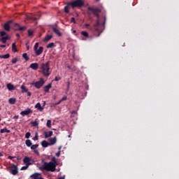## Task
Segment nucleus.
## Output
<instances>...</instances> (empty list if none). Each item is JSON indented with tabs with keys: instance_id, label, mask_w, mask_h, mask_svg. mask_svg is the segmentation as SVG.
Masks as SVG:
<instances>
[{
	"instance_id": "f257e3e1",
	"label": "nucleus",
	"mask_w": 179,
	"mask_h": 179,
	"mask_svg": "<svg viewBox=\"0 0 179 179\" xmlns=\"http://www.w3.org/2000/svg\"><path fill=\"white\" fill-rule=\"evenodd\" d=\"M43 165H42L39 169L41 171L45 170V171H51L52 173H54L55 171L57 166L52 164V162H47L44 160H42Z\"/></svg>"
},
{
	"instance_id": "f03ea898",
	"label": "nucleus",
	"mask_w": 179,
	"mask_h": 179,
	"mask_svg": "<svg viewBox=\"0 0 179 179\" xmlns=\"http://www.w3.org/2000/svg\"><path fill=\"white\" fill-rule=\"evenodd\" d=\"M40 69V73H42L43 76L48 77L51 75V73L50 72V61L41 64Z\"/></svg>"
},
{
	"instance_id": "7ed1b4c3",
	"label": "nucleus",
	"mask_w": 179,
	"mask_h": 179,
	"mask_svg": "<svg viewBox=\"0 0 179 179\" xmlns=\"http://www.w3.org/2000/svg\"><path fill=\"white\" fill-rule=\"evenodd\" d=\"M88 10H90L91 12H92L94 16H96L97 20H96V23L94 25V27H96L95 28V30L96 31H99V27L100 26V20H99V17L101 10L99 8H93L92 7H88Z\"/></svg>"
},
{
	"instance_id": "20e7f679",
	"label": "nucleus",
	"mask_w": 179,
	"mask_h": 179,
	"mask_svg": "<svg viewBox=\"0 0 179 179\" xmlns=\"http://www.w3.org/2000/svg\"><path fill=\"white\" fill-rule=\"evenodd\" d=\"M68 5L71 6V8H82V6H85V1L83 0H76L73 1L70 3H68Z\"/></svg>"
},
{
	"instance_id": "39448f33",
	"label": "nucleus",
	"mask_w": 179,
	"mask_h": 179,
	"mask_svg": "<svg viewBox=\"0 0 179 179\" xmlns=\"http://www.w3.org/2000/svg\"><path fill=\"white\" fill-rule=\"evenodd\" d=\"M44 83H45V81H44V78H40L39 81L32 83L31 85L32 86H34V87H36V89H41V87L44 86Z\"/></svg>"
},
{
	"instance_id": "423d86ee",
	"label": "nucleus",
	"mask_w": 179,
	"mask_h": 179,
	"mask_svg": "<svg viewBox=\"0 0 179 179\" xmlns=\"http://www.w3.org/2000/svg\"><path fill=\"white\" fill-rule=\"evenodd\" d=\"M10 173L13 174V176H16L17 174V166L15 165H12L10 169Z\"/></svg>"
},
{
	"instance_id": "0eeeda50",
	"label": "nucleus",
	"mask_w": 179,
	"mask_h": 179,
	"mask_svg": "<svg viewBox=\"0 0 179 179\" xmlns=\"http://www.w3.org/2000/svg\"><path fill=\"white\" fill-rule=\"evenodd\" d=\"M20 114L22 115V117H24V115H29V114H33V110H31V109L30 108H28L26 110L22 111Z\"/></svg>"
},
{
	"instance_id": "6e6552de",
	"label": "nucleus",
	"mask_w": 179,
	"mask_h": 179,
	"mask_svg": "<svg viewBox=\"0 0 179 179\" xmlns=\"http://www.w3.org/2000/svg\"><path fill=\"white\" fill-rule=\"evenodd\" d=\"M11 23H12L11 21H8L6 24H4V25H3L4 30H6V31H10Z\"/></svg>"
},
{
	"instance_id": "1a4fd4ad",
	"label": "nucleus",
	"mask_w": 179,
	"mask_h": 179,
	"mask_svg": "<svg viewBox=\"0 0 179 179\" xmlns=\"http://www.w3.org/2000/svg\"><path fill=\"white\" fill-rule=\"evenodd\" d=\"M35 51V54L36 55L38 56V55H41V54H43V51H44V48H43V46L39 47L38 49H36Z\"/></svg>"
},
{
	"instance_id": "9d476101",
	"label": "nucleus",
	"mask_w": 179,
	"mask_h": 179,
	"mask_svg": "<svg viewBox=\"0 0 179 179\" xmlns=\"http://www.w3.org/2000/svg\"><path fill=\"white\" fill-rule=\"evenodd\" d=\"M29 68L34 71H37L38 69V63H32L30 64Z\"/></svg>"
},
{
	"instance_id": "9b49d317",
	"label": "nucleus",
	"mask_w": 179,
	"mask_h": 179,
	"mask_svg": "<svg viewBox=\"0 0 179 179\" xmlns=\"http://www.w3.org/2000/svg\"><path fill=\"white\" fill-rule=\"evenodd\" d=\"M31 159H30V157H25L24 158V159H23V162L24 163V164H27V165H28V166H30V164H31V163H30V162H31Z\"/></svg>"
},
{
	"instance_id": "f8f14e48",
	"label": "nucleus",
	"mask_w": 179,
	"mask_h": 179,
	"mask_svg": "<svg viewBox=\"0 0 179 179\" xmlns=\"http://www.w3.org/2000/svg\"><path fill=\"white\" fill-rule=\"evenodd\" d=\"M6 87L8 90H10V91L16 90V87H15V85H13L12 83H8L6 85Z\"/></svg>"
},
{
	"instance_id": "ddd939ff",
	"label": "nucleus",
	"mask_w": 179,
	"mask_h": 179,
	"mask_svg": "<svg viewBox=\"0 0 179 179\" xmlns=\"http://www.w3.org/2000/svg\"><path fill=\"white\" fill-rule=\"evenodd\" d=\"M52 134H53L52 131H45L44 135H45V139L48 138H51V136H52Z\"/></svg>"
},
{
	"instance_id": "4468645a",
	"label": "nucleus",
	"mask_w": 179,
	"mask_h": 179,
	"mask_svg": "<svg viewBox=\"0 0 179 179\" xmlns=\"http://www.w3.org/2000/svg\"><path fill=\"white\" fill-rule=\"evenodd\" d=\"M49 145H55V143H57V137H54V138H49Z\"/></svg>"
},
{
	"instance_id": "2eb2a0df",
	"label": "nucleus",
	"mask_w": 179,
	"mask_h": 179,
	"mask_svg": "<svg viewBox=\"0 0 179 179\" xmlns=\"http://www.w3.org/2000/svg\"><path fill=\"white\" fill-rule=\"evenodd\" d=\"M51 87H52L51 83L45 86L44 88H43V90H44L45 93H48V92H50V90L51 89Z\"/></svg>"
},
{
	"instance_id": "dca6fc26",
	"label": "nucleus",
	"mask_w": 179,
	"mask_h": 179,
	"mask_svg": "<svg viewBox=\"0 0 179 179\" xmlns=\"http://www.w3.org/2000/svg\"><path fill=\"white\" fill-rule=\"evenodd\" d=\"M53 31L55 33V34H57L59 37H61L62 36V34H61V31H59V29L57 27H53Z\"/></svg>"
},
{
	"instance_id": "f3484780",
	"label": "nucleus",
	"mask_w": 179,
	"mask_h": 179,
	"mask_svg": "<svg viewBox=\"0 0 179 179\" xmlns=\"http://www.w3.org/2000/svg\"><path fill=\"white\" fill-rule=\"evenodd\" d=\"M35 108H37L38 111H43L44 110V107L41 106V103H37L35 106Z\"/></svg>"
},
{
	"instance_id": "a211bd4d",
	"label": "nucleus",
	"mask_w": 179,
	"mask_h": 179,
	"mask_svg": "<svg viewBox=\"0 0 179 179\" xmlns=\"http://www.w3.org/2000/svg\"><path fill=\"white\" fill-rule=\"evenodd\" d=\"M10 57V55L9 53H7L6 55H0V59H8V58Z\"/></svg>"
},
{
	"instance_id": "6ab92c4d",
	"label": "nucleus",
	"mask_w": 179,
	"mask_h": 179,
	"mask_svg": "<svg viewBox=\"0 0 179 179\" xmlns=\"http://www.w3.org/2000/svg\"><path fill=\"white\" fill-rule=\"evenodd\" d=\"M15 27H19L15 29V30H19L20 31H23V30H26V27H20L18 24H15Z\"/></svg>"
},
{
	"instance_id": "aec40b11",
	"label": "nucleus",
	"mask_w": 179,
	"mask_h": 179,
	"mask_svg": "<svg viewBox=\"0 0 179 179\" xmlns=\"http://www.w3.org/2000/svg\"><path fill=\"white\" fill-rule=\"evenodd\" d=\"M52 38V35H48L43 39V42L47 43V42L50 41V40H51Z\"/></svg>"
},
{
	"instance_id": "412c9836",
	"label": "nucleus",
	"mask_w": 179,
	"mask_h": 179,
	"mask_svg": "<svg viewBox=\"0 0 179 179\" xmlns=\"http://www.w3.org/2000/svg\"><path fill=\"white\" fill-rule=\"evenodd\" d=\"M41 145L43 148H48L50 146V143L47 142V141L44 140L41 142Z\"/></svg>"
},
{
	"instance_id": "4be33fe9",
	"label": "nucleus",
	"mask_w": 179,
	"mask_h": 179,
	"mask_svg": "<svg viewBox=\"0 0 179 179\" xmlns=\"http://www.w3.org/2000/svg\"><path fill=\"white\" fill-rule=\"evenodd\" d=\"M1 134H10V130H8L6 127L0 130Z\"/></svg>"
},
{
	"instance_id": "5701e85b",
	"label": "nucleus",
	"mask_w": 179,
	"mask_h": 179,
	"mask_svg": "<svg viewBox=\"0 0 179 179\" xmlns=\"http://www.w3.org/2000/svg\"><path fill=\"white\" fill-rule=\"evenodd\" d=\"M52 162V164H54L55 166H58V162L57 161V158H55V157H53L52 159H51V162Z\"/></svg>"
},
{
	"instance_id": "b1692460",
	"label": "nucleus",
	"mask_w": 179,
	"mask_h": 179,
	"mask_svg": "<svg viewBox=\"0 0 179 179\" xmlns=\"http://www.w3.org/2000/svg\"><path fill=\"white\" fill-rule=\"evenodd\" d=\"M12 51H13V52H17V48H16L15 43L12 44Z\"/></svg>"
},
{
	"instance_id": "393cba45",
	"label": "nucleus",
	"mask_w": 179,
	"mask_h": 179,
	"mask_svg": "<svg viewBox=\"0 0 179 179\" xmlns=\"http://www.w3.org/2000/svg\"><path fill=\"white\" fill-rule=\"evenodd\" d=\"M67 99L68 97L66 96H64L59 102L56 103L55 106H58V104H61L62 101H65V100H66Z\"/></svg>"
},
{
	"instance_id": "a878e982",
	"label": "nucleus",
	"mask_w": 179,
	"mask_h": 179,
	"mask_svg": "<svg viewBox=\"0 0 179 179\" xmlns=\"http://www.w3.org/2000/svg\"><path fill=\"white\" fill-rule=\"evenodd\" d=\"M8 39L9 38L8 37V36H3L1 40L3 44H5Z\"/></svg>"
},
{
	"instance_id": "bb28decb",
	"label": "nucleus",
	"mask_w": 179,
	"mask_h": 179,
	"mask_svg": "<svg viewBox=\"0 0 179 179\" xmlns=\"http://www.w3.org/2000/svg\"><path fill=\"white\" fill-rule=\"evenodd\" d=\"M9 104H15L16 103V99L15 98H10L8 100Z\"/></svg>"
},
{
	"instance_id": "cd10ccee",
	"label": "nucleus",
	"mask_w": 179,
	"mask_h": 179,
	"mask_svg": "<svg viewBox=\"0 0 179 179\" xmlns=\"http://www.w3.org/2000/svg\"><path fill=\"white\" fill-rule=\"evenodd\" d=\"M22 93H27L28 92L27 88L24 85H21Z\"/></svg>"
},
{
	"instance_id": "c85d7f7f",
	"label": "nucleus",
	"mask_w": 179,
	"mask_h": 179,
	"mask_svg": "<svg viewBox=\"0 0 179 179\" xmlns=\"http://www.w3.org/2000/svg\"><path fill=\"white\" fill-rule=\"evenodd\" d=\"M25 145H27L28 146V148H30V146H31L32 143H31V141L27 139L25 141Z\"/></svg>"
},
{
	"instance_id": "c756f323",
	"label": "nucleus",
	"mask_w": 179,
	"mask_h": 179,
	"mask_svg": "<svg viewBox=\"0 0 179 179\" xmlns=\"http://www.w3.org/2000/svg\"><path fill=\"white\" fill-rule=\"evenodd\" d=\"M55 47V44L54 43H50L47 45L46 48H52Z\"/></svg>"
},
{
	"instance_id": "7c9ffc66",
	"label": "nucleus",
	"mask_w": 179,
	"mask_h": 179,
	"mask_svg": "<svg viewBox=\"0 0 179 179\" xmlns=\"http://www.w3.org/2000/svg\"><path fill=\"white\" fill-rule=\"evenodd\" d=\"M22 58H24L25 61H29V59H30V58H29V56H27V53H24L22 55Z\"/></svg>"
},
{
	"instance_id": "2f4dec72",
	"label": "nucleus",
	"mask_w": 179,
	"mask_h": 179,
	"mask_svg": "<svg viewBox=\"0 0 179 179\" xmlns=\"http://www.w3.org/2000/svg\"><path fill=\"white\" fill-rule=\"evenodd\" d=\"M37 148H38V144H35V145H31V149L32 150H36V149H37Z\"/></svg>"
},
{
	"instance_id": "473e14b6",
	"label": "nucleus",
	"mask_w": 179,
	"mask_h": 179,
	"mask_svg": "<svg viewBox=\"0 0 179 179\" xmlns=\"http://www.w3.org/2000/svg\"><path fill=\"white\" fill-rule=\"evenodd\" d=\"M81 34L84 37H89V34L87 32L85 31H81Z\"/></svg>"
},
{
	"instance_id": "72a5a7b5",
	"label": "nucleus",
	"mask_w": 179,
	"mask_h": 179,
	"mask_svg": "<svg viewBox=\"0 0 179 179\" xmlns=\"http://www.w3.org/2000/svg\"><path fill=\"white\" fill-rule=\"evenodd\" d=\"M17 61H19V59H17V57H15L11 60L12 64H16V62H17Z\"/></svg>"
},
{
	"instance_id": "f704fd0d",
	"label": "nucleus",
	"mask_w": 179,
	"mask_h": 179,
	"mask_svg": "<svg viewBox=\"0 0 179 179\" xmlns=\"http://www.w3.org/2000/svg\"><path fill=\"white\" fill-rule=\"evenodd\" d=\"M34 31L31 29L28 30V36L30 37L32 34H34Z\"/></svg>"
},
{
	"instance_id": "c9c22d12",
	"label": "nucleus",
	"mask_w": 179,
	"mask_h": 179,
	"mask_svg": "<svg viewBox=\"0 0 179 179\" xmlns=\"http://www.w3.org/2000/svg\"><path fill=\"white\" fill-rule=\"evenodd\" d=\"M31 124L33 127H38V122H37V121L31 122Z\"/></svg>"
},
{
	"instance_id": "e433bc0d",
	"label": "nucleus",
	"mask_w": 179,
	"mask_h": 179,
	"mask_svg": "<svg viewBox=\"0 0 179 179\" xmlns=\"http://www.w3.org/2000/svg\"><path fill=\"white\" fill-rule=\"evenodd\" d=\"M48 128H51V120H48L46 124Z\"/></svg>"
},
{
	"instance_id": "4c0bfd02",
	"label": "nucleus",
	"mask_w": 179,
	"mask_h": 179,
	"mask_svg": "<svg viewBox=\"0 0 179 179\" xmlns=\"http://www.w3.org/2000/svg\"><path fill=\"white\" fill-rule=\"evenodd\" d=\"M31 136V134L30 132H27V133H26V134H25V138H26L27 139H29V138H30Z\"/></svg>"
},
{
	"instance_id": "58836bf2",
	"label": "nucleus",
	"mask_w": 179,
	"mask_h": 179,
	"mask_svg": "<svg viewBox=\"0 0 179 179\" xmlns=\"http://www.w3.org/2000/svg\"><path fill=\"white\" fill-rule=\"evenodd\" d=\"M64 12L66 13H69V8H68V6L64 7Z\"/></svg>"
},
{
	"instance_id": "ea45409f",
	"label": "nucleus",
	"mask_w": 179,
	"mask_h": 179,
	"mask_svg": "<svg viewBox=\"0 0 179 179\" xmlns=\"http://www.w3.org/2000/svg\"><path fill=\"white\" fill-rule=\"evenodd\" d=\"M38 43H35L34 46V50L35 51V50H38Z\"/></svg>"
},
{
	"instance_id": "a19ab883",
	"label": "nucleus",
	"mask_w": 179,
	"mask_h": 179,
	"mask_svg": "<svg viewBox=\"0 0 179 179\" xmlns=\"http://www.w3.org/2000/svg\"><path fill=\"white\" fill-rule=\"evenodd\" d=\"M29 165L25 164L24 166H22V167L21 168V170H27V169H29Z\"/></svg>"
},
{
	"instance_id": "79ce46f5",
	"label": "nucleus",
	"mask_w": 179,
	"mask_h": 179,
	"mask_svg": "<svg viewBox=\"0 0 179 179\" xmlns=\"http://www.w3.org/2000/svg\"><path fill=\"white\" fill-rule=\"evenodd\" d=\"M0 36H1V37H3V36H6V32H5V31H1Z\"/></svg>"
},
{
	"instance_id": "37998d69",
	"label": "nucleus",
	"mask_w": 179,
	"mask_h": 179,
	"mask_svg": "<svg viewBox=\"0 0 179 179\" xmlns=\"http://www.w3.org/2000/svg\"><path fill=\"white\" fill-rule=\"evenodd\" d=\"M55 80L56 82H58V80H61V78L60 77H55Z\"/></svg>"
},
{
	"instance_id": "c03bdc74",
	"label": "nucleus",
	"mask_w": 179,
	"mask_h": 179,
	"mask_svg": "<svg viewBox=\"0 0 179 179\" xmlns=\"http://www.w3.org/2000/svg\"><path fill=\"white\" fill-rule=\"evenodd\" d=\"M56 156H57V157H59V156H61V152L59 151L58 152H57V153H56Z\"/></svg>"
},
{
	"instance_id": "a18cd8bd",
	"label": "nucleus",
	"mask_w": 179,
	"mask_h": 179,
	"mask_svg": "<svg viewBox=\"0 0 179 179\" xmlns=\"http://www.w3.org/2000/svg\"><path fill=\"white\" fill-rule=\"evenodd\" d=\"M71 23H76V22H75V17H72L71 18Z\"/></svg>"
},
{
	"instance_id": "49530a36",
	"label": "nucleus",
	"mask_w": 179,
	"mask_h": 179,
	"mask_svg": "<svg viewBox=\"0 0 179 179\" xmlns=\"http://www.w3.org/2000/svg\"><path fill=\"white\" fill-rule=\"evenodd\" d=\"M13 119H14V120H19V115H15V116L13 117Z\"/></svg>"
},
{
	"instance_id": "de8ad7c7",
	"label": "nucleus",
	"mask_w": 179,
	"mask_h": 179,
	"mask_svg": "<svg viewBox=\"0 0 179 179\" xmlns=\"http://www.w3.org/2000/svg\"><path fill=\"white\" fill-rule=\"evenodd\" d=\"M8 159H10V160H12V159H15V157H13V156L9 155V156L8 157Z\"/></svg>"
},
{
	"instance_id": "09e8293b",
	"label": "nucleus",
	"mask_w": 179,
	"mask_h": 179,
	"mask_svg": "<svg viewBox=\"0 0 179 179\" xmlns=\"http://www.w3.org/2000/svg\"><path fill=\"white\" fill-rule=\"evenodd\" d=\"M0 47L1 48H5V47H6V45H0Z\"/></svg>"
},
{
	"instance_id": "8fccbe9b",
	"label": "nucleus",
	"mask_w": 179,
	"mask_h": 179,
	"mask_svg": "<svg viewBox=\"0 0 179 179\" xmlns=\"http://www.w3.org/2000/svg\"><path fill=\"white\" fill-rule=\"evenodd\" d=\"M89 26H90V24H85V27H87V29H88Z\"/></svg>"
},
{
	"instance_id": "3c124183",
	"label": "nucleus",
	"mask_w": 179,
	"mask_h": 179,
	"mask_svg": "<svg viewBox=\"0 0 179 179\" xmlns=\"http://www.w3.org/2000/svg\"><path fill=\"white\" fill-rule=\"evenodd\" d=\"M27 96H31V92H27Z\"/></svg>"
},
{
	"instance_id": "603ef678",
	"label": "nucleus",
	"mask_w": 179,
	"mask_h": 179,
	"mask_svg": "<svg viewBox=\"0 0 179 179\" xmlns=\"http://www.w3.org/2000/svg\"><path fill=\"white\" fill-rule=\"evenodd\" d=\"M38 139V137L37 136H36L34 138V141H37Z\"/></svg>"
},
{
	"instance_id": "864d4df0",
	"label": "nucleus",
	"mask_w": 179,
	"mask_h": 179,
	"mask_svg": "<svg viewBox=\"0 0 179 179\" xmlns=\"http://www.w3.org/2000/svg\"><path fill=\"white\" fill-rule=\"evenodd\" d=\"M106 24V17H103V26Z\"/></svg>"
},
{
	"instance_id": "5fc2aeb1",
	"label": "nucleus",
	"mask_w": 179,
	"mask_h": 179,
	"mask_svg": "<svg viewBox=\"0 0 179 179\" xmlns=\"http://www.w3.org/2000/svg\"><path fill=\"white\" fill-rule=\"evenodd\" d=\"M3 156V154L2 152H0V157Z\"/></svg>"
},
{
	"instance_id": "6e6d98bb",
	"label": "nucleus",
	"mask_w": 179,
	"mask_h": 179,
	"mask_svg": "<svg viewBox=\"0 0 179 179\" xmlns=\"http://www.w3.org/2000/svg\"><path fill=\"white\" fill-rule=\"evenodd\" d=\"M16 36H17V37H20V35L19 34H16Z\"/></svg>"
},
{
	"instance_id": "4d7b16f0",
	"label": "nucleus",
	"mask_w": 179,
	"mask_h": 179,
	"mask_svg": "<svg viewBox=\"0 0 179 179\" xmlns=\"http://www.w3.org/2000/svg\"><path fill=\"white\" fill-rule=\"evenodd\" d=\"M58 179H65V178L64 177H60Z\"/></svg>"
},
{
	"instance_id": "13d9d810",
	"label": "nucleus",
	"mask_w": 179,
	"mask_h": 179,
	"mask_svg": "<svg viewBox=\"0 0 179 179\" xmlns=\"http://www.w3.org/2000/svg\"><path fill=\"white\" fill-rule=\"evenodd\" d=\"M35 153H38V151H37V150H35Z\"/></svg>"
},
{
	"instance_id": "bf43d9fd",
	"label": "nucleus",
	"mask_w": 179,
	"mask_h": 179,
	"mask_svg": "<svg viewBox=\"0 0 179 179\" xmlns=\"http://www.w3.org/2000/svg\"><path fill=\"white\" fill-rule=\"evenodd\" d=\"M68 87H69V83H68Z\"/></svg>"
},
{
	"instance_id": "052dcab7",
	"label": "nucleus",
	"mask_w": 179,
	"mask_h": 179,
	"mask_svg": "<svg viewBox=\"0 0 179 179\" xmlns=\"http://www.w3.org/2000/svg\"><path fill=\"white\" fill-rule=\"evenodd\" d=\"M96 2H99V1H100V0H96Z\"/></svg>"
},
{
	"instance_id": "680f3d73",
	"label": "nucleus",
	"mask_w": 179,
	"mask_h": 179,
	"mask_svg": "<svg viewBox=\"0 0 179 179\" xmlns=\"http://www.w3.org/2000/svg\"><path fill=\"white\" fill-rule=\"evenodd\" d=\"M88 29H90V30H92V28H88Z\"/></svg>"
},
{
	"instance_id": "e2e57ef3",
	"label": "nucleus",
	"mask_w": 179,
	"mask_h": 179,
	"mask_svg": "<svg viewBox=\"0 0 179 179\" xmlns=\"http://www.w3.org/2000/svg\"><path fill=\"white\" fill-rule=\"evenodd\" d=\"M1 40L0 39V43H1Z\"/></svg>"
},
{
	"instance_id": "0e129e2a",
	"label": "nucleus",
	"mask_w": 179,
	"mask_h": 179,
	"mask_svg": "<svg viewBox=\"0 0 179 179\" xmlns=\"http://www.w3.org/2000/svg\"><path fill=\"white\" fill-rule=\"evenodd\" d=\"M0 73H1V71H0Z\"/></svg>"
}]
</instances>
